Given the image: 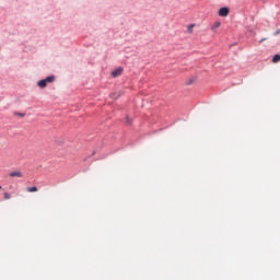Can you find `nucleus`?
<instances>
[{"label":"nucleus","mask_w":280,"mask_h":280,"mask_svg":"<svg viewBox=\"0 0 280 280\" xmlns=\"http://www.w3.org/2000/svg\"><path fill=\"white\" fill-rule=\"evenodd\" d=\"M194 27H196V25H195V24H190V25H188V27H187V32H188V34H194Z\"/></svg>","instance_id":"0eeeda50"},{"label":"nucleus","mask_w":280,"mask_h":280,"mask_svg":"<svg viewBox=\"0 0 280 280\" xmlns=\"http://www.w3.org/2000/svg\"><path fill=\"white\" fill-rule=\"evenodd\" d=\"M54 80H56V78L54 75H50L44 80L38 81L37 86H39V89H45L47 86V83H51L54 82Z\"/></svg>","instance_id":"f257e3e1"},{"label":"nucleus","mask_w":280,"mask_h":280,"mask_svg":"<svg viewBox=\"0 0 280 280\" xmlns=\"http://www.w3.org/2000/svg\"><path fill=\"white\" fill-rule=\"evenodd\" d=\"M14 115L18 116V117H25V114L19 113V112H15Z\"/></svg>","instance_id":"9d476101"},{"label":"nucleus","mask_w":280,"mask_h":280,"mask_svg":"<svg viewBox=\"0 0 280 280\" xmlns=\"http://www.w3.org/2000/svg\"><path fill=\"white\" fill-rule=\"evenodd\" d=\"M127 122H129V120H127ZM130 124V122H129Z\"/></svg>","instance_id":"4468645a"},{"label":"nucleus","mask_w":280,"mask_h":280,"mask_svg":"<svg viewBox=\"0 0 280 280\" xmlns=\"http://www.w3.org/2000/svg\"><path fill=\"white\" fill-rule=\"evenodd\" d=\"M11 178H23V173L21 171H13L9 174Z\"/></svg>","instance_id":"7ed1b4c3"},{"label":"nucleus","mask_w":280,"mask_h":280,"mask_svg":"<svg viewBox=\"0 0 280 280\" xmlns=\"http://www.w3.org/2000/svg\"><path fill=\"white\" fill-rule=\"evenodd\" d=\"M231 12V10L226 7H223L219 10L218 14L219 16H229V13Z\"/></svg>","instance_id":"f03ea898"},{"label":"nucleus","mask_w":280,"mask_h":280,"mask_svg":"<svg viewBox=\"0 0 280 280\" xmlns=\"http://www.w3.org/2000/svg\"><path fill=\"white\" fill-rule=\"evenodd\" d=\"M26 191H28V194H34V192L38 191V188L36 186L28 187V188H26Z\"/></svg>","instance_id":"423d86ee"},{"label":"nucleus","mask_w":280,"mask_h":280,"mask_svg":"<svg viewBox=\"0 0 280 280\" xmlns=\"http://www.w3.org/2000/svg\"><path fill=\"white\" fill-rule=\"evenodd\" d=\"M264 40H267V38H262V39H260L258 43H259V45H261V43H264Z\"/></svg>","instance_id":"9b49d317"},{"label":"nucleus","mask_w":280,"mask_h":280,"mask_svg":"<svg viewBox=\"0 0 280 280\" xmlns=\"http://www.w3.org/2000/svg\"><path fill=\"white\" fill-rule=\"evenodd\" d=\"M220 25H222V23L220 21H217L211 25L210 30H212L214 32V30H218V27H220Z\"/></svg>","instance_id":"39448f33"},{"label":"nucleus","mask_w":280,"mask_h":280,"mask_svg":"<svg viewBox=\"0 0 280 280\" xmlns=\"http://www.w3.org/2000/svg\"><path fill=\"white\" fill-rule=\"evenodd\" d=\"M272 62L275 63L280 62V55H275L272 58Z\"/></svg>","instance_id":"6e6552de"},{"label":"nucleus","mask_w":280,"mask_h":280,"mask_svg":"<svg viewBox=\"0 0 280 280\" xmlns=\"http://www.w3.org/2000/svg\"><path fill=\"white\" fill-rule=\"evenodd\" d=\"M0 189H3V187L0 186Z\"/></svg>","instance_id":"ddd939ff"},{"label":"nucleus","mask_w":280,"mask_h":280,"mask_svg":"<svg viewBox=\"0 0 280 280\" xmlns=\"http://www.w3.org/2000/svg\"><path fill=\"white\" fill-rule=\"evenodd\" d=\"M112 97H113V100H117V97H119V96H115V94H113Z\"/></svg>","instance_id":"f8f14e48"},{"label":"nucleus","mask_w":280,"mask_h":280,"mask_svg":"<svg viewBox=\"0 0 280 280\" xmlns=\"http://www.w3.org/2000/svg\"><path fill=\"white\" fill-rule=\"evenodd\" d=\"M4 200H10V198H12V195H10V192H4Z\"/></svg>","instance_id":"1a4fd4ad"},{"label":"nucleus","mask_w":280,"mask_h":280,"mask_svg":"<svg viewBox=\"0 0 280 280\" xmlns=\"http://www.w3.org/2000/svg\"><path fill=\"white\" fill-rule=\"evenodd\" d=\"M121 73H124V69L118 68L112 72V75H113V78H119V75H121Z\"/></svg>","instance_id":"20e7f679"}]
</instances>
